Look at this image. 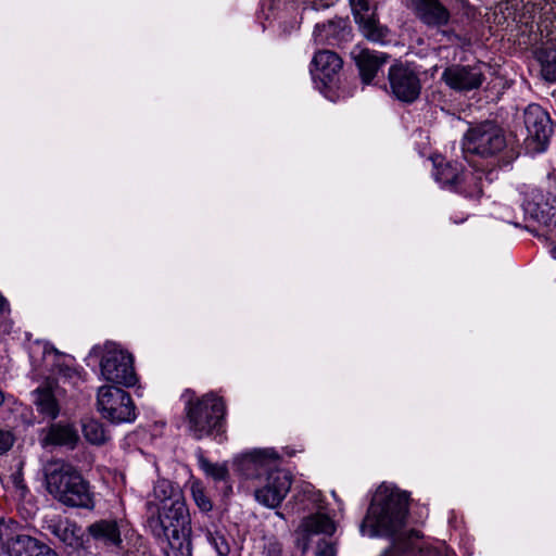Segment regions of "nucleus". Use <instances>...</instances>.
I'll return each mask as SVG.
<instances>
[{
  "label": "nucleus",
  "instance_id": "1",
  "mask_svg": "<svg viewBox=\"0 0 556 556\" xmlns=\"http://www.w3.org/2000/svg\"><path fill=\"white\" fill-rule=\"evenodd\" d=\"M407 514L408 494L383 483L372 497L361 531L365 533L367 529L370 536L393 539L391 549L386 551L382 556H437L434 549L420 544L417 531L401 533Z\"/></svg>",
  "mask_w": 556,
  "mask_h": 556
},
{
  "label": "nucleus",
  "instance_id": "2",
  "mask_svg": "<svg viewBox=\"0 0 556 556\" xmlns=\"http://www.w3.org/2000/svg\"><path fill=\"white\" fill-rule=\"evenodd\" d=\"M48 493L64 506L92 510L96 506L90 483L72 464L54 459L43 467Z\"/></svg>",
  "mask_w": 556,
  "mask_h": 556
},
{
  "label": "nucleus",
  "instance_id": "3",
  "mask_svg": "<svg viewBox=\"0 0 556 556\" xmlns=\"http://www.w3.org/2000/svg\"><path fill=\"white\" fill-rule=\"evenodd\" d=\"M30 378L43 382L79 381L85 379L83 367L74 356L56 350L50 342L36 340L28 349Z\"/></svg>",
  "mask_w": 556,
  "mask_h": 556
},
{
  "label": "nucleus",
  "instance_id": "4",
  "mask_svg": "<svg viewBox=\"0 0 556 556\" xmlns=\"http://www.w3.org/2000/svg\"><path fill=\"white\" fill-rule=\"evenodd\" d=\"M149 526L157 539L168 542L180 556H191V517L185 500H174L169 505H159L157 516L149 519Z\"/></svg>",
  "mask_w": 556,
  "mask_h": 556
},
{
  "label": "nucleus",
  "instance_id": "5",
  "mask_svg": "<svg viewBox=\"0 0 556 556\" xmlns=\"http://www.w3.org/2000/svg\"><path fill=\"white\" fill-rule=\"evenodd\" d=\"M185 414L187 428L197 440L222 437L226 432V404L213 392L190 397L185 404Z\"/></svg>",
  "mask_w": 556,
  "mask_h": 556
},
{
  "label": "nucleus",
  "instance_id": "6",
  "mask_svg": "<svg viewBox=\"0 0 556 556\" xmlns=\"http://www.w3.org/2000/svg\"><path fill=\"white\" fill-rule=\"evenodd\" d=\"M100 359L101 378L105 382H138L139 378L134 366V356L114 342L94 345L90 350L87 362ZM88 365L90 363H87Z\"/></svg>",
  "mask_w": 556,
  "mask_h": 556
},
{
  "label": "nucleus",
  "instance_id": "7",
  "mask_svg": "<svg viewBox=\"0 0 556 556\" xmlns=\"http://www.w3.org/2000/svg\"><path fill=\"white\" fill-rule=\"evenodd\" d=\"M505 147V135L502 128L493 122H484L470 127L462 141V149L466 159L469 155L491 157L500 153Z\"/></svg>",
  "mask_w": 556,
  "mask_h": 556
},
{
  "label": "nucleus",
  "instance_id": "8",
  "mask_svg": "<svg viewBox=\"0 0 556 556\" xmlns=\"http://www.w3.org/2000/svg\"><path fill=\"white\" fill-rule=\"evenodd\" d=\"M97 406L101 416L115 425L131 422L137 417L130 394L118 384H102L98 389Z\"/></svg>",
  "mask_w": 556,
  "mask_h": 556
},
{
  "label": "nucleus",
  "instance_id": "9",
  "mask_svg": "<svg viewBox=\"0 0 556 556\" xmlns=\"http://www.w3.org/2000/svg\"><path fill=\"white\" fill-rule=\"evenodd\" d=\"M280 456L274 448H254L233 458L235 471L248 480L262 481L280 466Z\"/></svg>",
  "mask_w": 556,
  "mask_h": 556
},
{
  "label": "nucleus",
  "instance_id": "10",
  "mask_svg": "<svg viewBox=\"0 0 556 556\" xmlns=\"http://www.w3.org/2000/svg\"><path fill=\"white\" fill-rule=\"evenodd\" d=\"M515 11L514 20L529 27L533 31L534 26L542 31V26L556 20V0H508Z\"/></svg>",
  "mask_w": 556,
  "mask_h": 556
},
{
  "label": "nucleus",
  "instance_id": "11",
  "mask_svg": "<svg viewBox=\"0 0 556 556\" xmlns=\"http://www.w3.org/2000/svg\"><path fill=\"white\" fill-rule=\"evenodd\" d=\"M523 118L528 132L526 140L533 144L534 151H545L553 134V122L548 113L541 105L532 103L526 108Z\"/></svg>",
  "mask_w": 556,
  "mask_h": 556
},
{
  "label": "nucleus",
  "instance_id": "12",
  "mask_svg": "<svg viewBox=\"0 0 556 556\" xmlns=\"http://www.w3.org/2000/svg\"><path fill=\"white\" fill-rule=\"evenodd\" d=\"M441 78L454 91L466 93L477 90L485 80L484 65L482 63L453 64L443 71Z\"/></svg>",
  "mask_w": 556,
  "mask_h": 556
},
{
  "label": "nucleus",
  "instance_id": "13",
  "mask_svg": "<svg viewBox=\"0 0 556 556\" xmlns=\"http://www.w3.org/2000/svg\"><path fill=\"white\" fill-rule=\"evenodd\" d=\"M291 483V476L287 471L280 468L274 470L258 482L260 486L254 491L255 500L268 508H276L287 496Z\"/></svg>",
  "mask_w": 556,
  "mask_h": 556
},
{
  "label": "nucleus",
  "instance_id": "14",
  "mask_svg": "<svg viewBox=\"0 0 556 556\" xmlns=\"http://www.w3.org/2000/svg\"><path fill=\"white\" fill-rule=\"evenodd\" d=\"M388 77L392 94L397 100L412 103L418 99L421 90L420 79L408 65H392L389 68Z\"/></svg>",
  "mask_w": 556,
  "mask_h": 556
},
{
  "label": "nucleus",
  "instance_id": "15",
  "mask_svg": "<svg viewBox=\"0 0 556 556\" xmlns=\"http://www.w3.org/2000/svg\"><path fill=\"white\" fill-rule=\"evenodd\" d=\"M354 20L365 38L369 41L386 45L389 41L390 29L381 25L375 10L367 0H352Z\"/></svg>",
  "mask_w": 556,
  "mask_h": 556
},
{
  "label": "nucleus",
  "instance_id": "16",
  "mask_svg": "<svg viewBox=\"0 0 556 556\" xmlns=\"http://www.w3.org/2000/svg\"><path fill=\"white\" fill-rule=\"evenodd\" d=\"M526 219L544 227H556V199L534 190L522 203Z\"/></svg>",
  "mask_w": 556,
  "mask_h": 556
},
{
  "label": "nucleus",
  "instance_id": "17",
  "mask_svg": "<svg viewBox=\"0 0 556 556\" xmlns=\"http://www.w3.org/2000/svg\"><path fill=\"white\" fill-rule=\"evenodd\" d=\"M342 65L343 61L336 52L329 50L319 51L312 60L311 74L315 83L318 80L323 88H328L334 81Z\"/></svg>",
  "mask_w": 556,
  "mask_h": 556
},
{
  "label": "nucleus",
  "instance_id": "18",
  "mask_svg": "<svg viewBox=\"0 0 556 556\" xmlns=\"http://www.w3.org/2000/svg\"><path fill=\"white\" fill-rule=\"evenodd\" d=\"M334 532L336 523L328 515L316 513L306 516L302 519L298 529V533L301 535L299 542L302 544L303 553L307 551L312 536L319 534L332 536Z\"/></svg>",
  "mask_w": 556,
  "mask_h": 556
},
{
  "label": "nucleus",
  "instance_id": "19",
  "mask_svg": "<svg viewBox=\"0 0 556 556\" xmlns=\"http://www.w3.org/2000/svg\"><path fill=\"white\" fill-rule=\"evenodd\" d=\"M351 56L358 67L363 83L366 85L371 83L380 67L388 60V54L372 51L362 46H355L351 51Z\"/></svg>",
  "mask_w": 556,
  "mask_h": 556
},
{
  "label": "nucleus",
  "instance_id": "20",
  "mask_svg": "<svg viewBox=\"0 0 556 556\" xmlns=\"http://www.w3.org/2000/svg\"><path fill=\"white\" fill-rule=\"evenodd\" d=\"M86 533L96 543L105 547L122 548L121 522L117 519H100L86 528Z\"/></svg>",
  "mask_w": 556,
  "mask_h": 556
},
{
  "label": "nucleus",
  "instance_id": "21",
  "mask_svg": "<svg viewBox=\"0 0 556 556\" xmlns=\"http://www.w3.org/2000/svg\"><path fill=\"white\" fill-rule=\"evenodd\" d=\"M416 16L429 27H441L448 23L451 14L439 0H410Z\"/></svg>",
  "mask_w": 556,
  "mask_h": 556
},
{
  "label": "nucleus",
  "instance_id": "22",
  "mask_svg": "<svg viewBox=\"0 0 556 556\" xmlns=\"http://www.w3.org/2000/svg\"><path fill=\"white\" fill-rule=\"evenodd\" d=\"M47 529L66 546L77 548L81 545L80 529L68 520L51 521Z\"/></svg>",
  "mask_w": 556,
  "mask_h": 556
},
{
  "label": "nucleus",
  "instance_id": "23",
  "mask_svg": "<svg viewBox=\"0 0 556 556\" xmlns=\"http://www.w3.org/2000/svg\"><path fill=\"white\" fill-rule=\"evenodd\" d=\"M79 440L77 430L72 425L53 424L45 438L46 443L75 447Z\"/></svg>",
  "mask_w": 556,
  "mask_h": 556
},
{
  "label": "nucleus",
  "instance_id": "24",
  "mask_svg": "<svg viewBox=\"0 0 556 556\" xmlns=\"http://www.w3.org/2000/svg\"><path fill=\"white\" fill-rule=\"evenodd\" d=\"M462 169L458 162H434L433 177L443 188L455 191Z\"/></svg>",
  "mask_w": 556,
  "mask_h": 556
},
{
  "label": "nucleus",
  "instance_id": "25",
  "mask_svg": "<svg viewBox=\"0 0 556 556\" xmlns=\"http://www.w3.org/2000/svg\"><path fill=\"white\" fill-rule=\"evenodd\" d=\"M34 403L39 413L54 419L59 415V404L52 384L39 387L35 392Z\"/></svg>",
  "mask_w": 556,
  "mask_h": 556
},
{
  "label": "nucleus",
  "instance_id": "26",
  "mask_svg": "<svg viewBox=\"0 0 556 556\" xmlns=\"http://www.w3.org/2000/svg\"><path fill=\"white\" fill-rule=\"evenodd\" d=\"M205 541L215 549L217 556H228L231 551L230 538L224 529H217L214 525L200 526Z\"/></svg>",
  "mask_w": 556,
  "mask_h": 556
},
{
  "label": "nucleus",
  "instance_id": "27",
  "mask_svg": "<svg viewBox=\"0 0 556 556\" xmlns=\"http://www.w3.org/2000/svg\"><path fill=\"white\" fill-rule=\"evenodd\" d=\"M482 176L483 173L479 169L472 172L463 168L455 191L468 198L479 197L482 193Z\"/></svg>",
  "mask_w": 556,
  "mask_h": 556
},
{
  "label": "nucleus",
  "instance_id": "28",
  "mask_svg": "<svg viewBox=\"0 0 556 556\" xmlns=\"http://www.w3.org/2000/svg\"><path fill=\"white\" fill-rule=\"evenodd\" d=\"M41 543L42 542L30 535L18 534L10 542L5 554L8 556H36Z\"/></svg>",
  "mask_w": 556,
  "mask_h": 556
},
{
  "label": "nucleus",
  "instance_id": "29",
  "mask_svg": "<svg viewBox=\"0 0 556 556\" xmlns=\"http://www.w3.org/2000/svg\"><path fill=\"white\" fill-rule=\"evenodd\" d=\"M153 494L159 501V505H169L178 498L185 500L179 486L166 479H161L155 483Z\"/></svg>",
  "mask_w": 556,
  "mask_h": 556
},
{
  "label": "nucleus",
  "instance_id": "30",
  "mask_svg": "<svg viewBox=\"0 0 556 556\" xmlns=\"http://www.w3.org/2000/svg\"><path fill=\"white\" fill-rule=\"evenodd\" d=\"M541 73L547 81H556V48L544 47L538 51Z\"/></svg>",
  "mask_w": 556,
  "mask_h": 556
},
{
  "label": "nucleus",
  "instance_id": "31",
  "mask_svg": "<svg viewBox=\"0 0 556 556\" xmlns=\"http://www.w3.org/2000/svg\"><path fill=\"white\" fill-rule=\"evenodd\" d=\"M83 432L88 442L96 445L105 443L109 439L104 425L93 418L83 422Z\"/></svg>",
  "mask_w": 556,
  "mask_h": 556
},
{
  "label": "nucleus",
  "instance_id": "32",
  "mask_svg": "<svg viewBox=\"0 0 556 556\" xmlns=\"http://www.w3.org/2000/svg\"><path fill=\"white\" fill-rule=\"evenodd\" d=\"M199 466L214 481H226L229 477V471L225 464L212 463L204 456L199 457Z\"/></svg>",
  "mask_w": 556,
  "mask_h": 556
},
{
  "label": "nucleus",
  "instance_id": "33",
  "mask_svg": "<svg viewBox=\"0 0 556 556\" xmlns=\"http://www.w3.org/2000/svg\"><path fill=\"white\" fill-rule=\"evenodd\" d=\"M191 494L194 503L200 508L201 511L207 513L212 510L213 504L212 501L206 496L204 486L201 482L194 481L190 486Z\"/></svg>",
  "mask_w": 556,
  "mask_h": 556
},
{
  "label": "nucleus",
  "instance_id": "34",
  "mask_svg": "<svg viewBox=\"0 0 556 556\" xmlns=\"http://www.w3.org/2000/svg\"><path fill=\"white\" fill-rule=\"evenodd\" d=\"M16 522L12 520L0 519V548L3 553L8 551L10 542H12L18 534L15 533Z\"/></svg>",
  "mask_w": 556,
  "mask_h": 556
},
{
  "label": "nucleus",
  "instance_id": "35",
  "mask_svg": "<svg viewBox=\"0 0 556 556\" xmlns=\"http://www.w3.org/2000/svg\"><path fill=\"white\" fill-rule=\"evenodd\" d=\"M325 536L320 539L317 543L315 555L316 556H336L337 548L332 541Z\"/></svg>",
  "mask_w": 556,
  "mask_h": 556
},
{
  "label": "nucleus",
  "instance_id": "36",
  "mask_svg": "<svg viewBox=\"0 0 556 556\" xmlns=\"http://www.w3.org/2000/svg\"><path fill=\"white\" fill-rule=\"evenodd\" d=\"M10 480L15 489V493L20 500H24L28 493V488L24 483L23 473L16 471L10 476Z\"/></svg>",
  "mask_w": 556,
  "mask_h": 556
},
{
  "label": "nucleus",
  "instance_id": "37",
  "mask_svg": "<svg viewBox=\"0 0 556 556\" xmlns=\"http://www.w3.org/2000/svg\"><path fill=\"white\" fill-rule=\"evenodd\" d=\"M15 442V437L10 430L0 429V455L9 452Z\"/></svg>",
  "mask_w": 556,
  "mask_h": 556
},
{
  "label": "nucleus",
  "instance_id": "38",
  "mask_svg": "<svg viewBox=\"0 0 556 556\" xmlns=\"http://www.w3.org/2000/svg\"><path fill=\"white\" fill-rule=\"evenodd\" d=\"M303 4L306 8H309L312 10H324L330 7L331 1L330 0H302Z\"/></svg>",
  "mask_w": 556,
  "mask_h": 556
},
{
  "label": "nucleus",
  "instance_id": "39",
  "mask_svg": "<svg viewBox=\"0 0 556 556\" xmlns=\"http://www.w3.org/2000/svg\"><path fill=\"white\" fill-rule=\"evenodd\" d=\"M36 556H59V555L50 546H48L45 543H41L40 548H38Z\"/></svg>",
  "mask_w": 556,
  "mask_h": 556
},
{
  "label": "nucleus",
  "instance_id": "40",
  "mask_svg": "<svg viewBox=\"0 0 556 556\" xmlns=\"http://www.w3.org/2000/svg\"><path fill=\"white\" fill-rule=\"evenodd\" d=\"M8 308L7 300L0 294V315L3 314Z\"/></svg>",
  "mask_w": 556,
  "mask_h": 556
},
{
  "label": "nucleus",
  "instance_id": "41",
  "mask_svg": "<svg viewBox=\"0 0 556 556\" xmlns=\"http://www.w3.org/2000/svg\"><path fill=\"white\" fill-rule=\"evenodd\" d=\"M325 27H326V25H325V24H317V25L315 26L314 34L316 35L317 33H319V31L324 30V29H325Z\"/></svg>",
  "mask_w": 556,
  "mask_h": 556
},
{
  "label": "nucleus",
  "instance_id": "42",
  "mask_svg": "<svg viewBox=\"0 0 556 556\" xmlns=\"http://www.w3.org/2000/svg\"><path fill=\"white\" fill-rule=\"evenodd\" d=\"M4 396L2 390H0V405L3 403Z\"/></svg>",
  "mask_w": 556,
  "mask_h": 556
},
{
  "label": "nucleus",
  "instance_id": "43",
  "mask_svg": "<svg viewBox=\"0 0 556 556\" xmlns=\"http://www.w3.org/2000/svg\"><path fill=\"white\" fill-rule=\"evenodd\" d=\"M553 257L556 258V248L552 251Z\"/></svg>",
  "mask_w": 556,
  "mask_h": 556
}]
</instances>
